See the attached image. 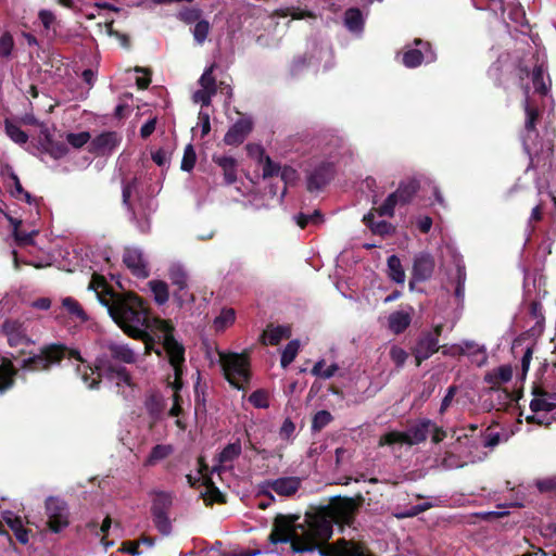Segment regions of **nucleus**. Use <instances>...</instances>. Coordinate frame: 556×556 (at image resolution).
Listing matches in <instances>:
<instances>
[{
	"label": "nucleus",
	"instance_id": "obj_1",
	"mask_svg": "<svg viewBox=\"0 0 556 556\" xmlns=\"http://www.w3.org/2000/svg\"><path fill=\"white\" fill-rule=\"evenodd\" d=\"M110 295H100V303L108 308L112 319L132 339L144 343L146 354L155 353L159 357L164 354L174 370L175 390L182 386L185 368V346L176 340L175 328L168 320L160 323V332L156 336L150 334L143 327L148 321V309L143 300L134 292H108Z\"/></svg>",
	"mask_w": 556,
	"mask_h": 556
},
{
	"label": "nucleus",
	"instance_id": "obj_2",
	"mask_svg": "<svg viewBox=\"0 0 556 556\" xmlns=\"http://www.w3.org/2000/svg\"><path fill=\"white\" fill-rule=\"evenodd\" d=\"M351 513L350 502H336L306 514L303 522H299V516H278L270 539L274 543H289L295 553L314 551L330 539L333 523L350 521Z\"/></svg>",
	"mask_w": 556,
	"mask_h": 556
},
{
	"label": "nucleus",
	"instance_id": "obj_3",
	"mask_svg": "<svg viewBox=\"0 0 556 556\" xmlns=\"http://www.w3.org/2000/svg\"><path fill=\"white\" fill-rule=\"evenodd\" d=\"M64 358L75 359L79 364L76 371L89 389H97L102 377L98 370L91 367L80 355L78 350L70 349L61 343H52L42 346L38 353L31 354L21 362V368L28 371H48L53 366L60 365Z\"/></svg>",
	"mask_w": 556,
	"mask_h": 556
},
{
	"label": "nucleus",
	"instance_id": "obj_4",
	"mask_svg": "<svg viewBox=\"0 0 556 556\" xmlns=\"http://www.w3.org/2000/svg\"><path fill=\"white\" fill-rule=\"evenodd\" d=\"M434 444L442 442L446 438V431L439 427L429 418H418L407 421L404 431H390L380 438V445L406 444L417 445L425 442L428 437Z\"/></svg>",
	"mask_w": 556,
	"mask_h": 556
},
{
	"label": "nucleus",
	"instance_id": "obj_5",
	"mask_svg": "<svg viewBox=\"0 0 556 556\" xmlns=\"http://www.w3.org/2000/svg\"><path fill=\"white\" fill-rule=\"evenodd\" d=\"M235 454H203L198 458L197 477L188 476L189 481L192 479L200 482L206 488L210 500L213 502H222L223 494L215 486L214 478L223 479L222 475L226 472L227 464L232 460Z\"/></svg>",
	"mask_w": 556,
	"mask_h": 556
},
{
	"label": "nucleus",
	"instance_id": "obj_6",
	"mask_svg": "<svg viewBox=\"0 0 556 556\" xmlns=\"http://www.w3.org/2000/svg\"><path fill=\"white\" fill-rule=\"evenodd\" d=\"M222 367L227 381L238 390L250 380V359L247 354L230 353L222 356Z\"/></svg>",
	"mask_w": 556,
	"mask_h": 556
},
{
	"label": "nucleus",
	"instance_id": "obj_7",
	"mask_svg": "<svg viewBox=\"0 0 556 556\" xmlns=\"http://www.w3.org/2000/svg\"><path fill=\"white\" fill-rule=\"evenodd\" d=\"M419 187L416 179L400 182L397 189L387 197L376 212L379 216L393 217L395 206L408 204L418 192Z\"/></svg>",
	"mask_w": 556,
	"mask_h": 556
},
{
	"label": "nucleus",
	"instance_id": "obj_8",
	"mask_svg": "<svg viewBox=\"0 0 556 556\" xmlns=\"http://www.w3.org/2000/svg\"><path fill=\"white\" fill-rule=\"evenodd\" d=\"M124 365L123 363L111 361L106 356H99L96 359V369L100 377L114 381L118 387L123 384L131 387V375Z\"/></svg>",
	"mask_w": 556,
	"mask_h": 556
},
{
	"label": "nucleus",
	"instance_id": "obj_9",
	"mask_svg": "<svg viewBox=\"0 0 556 556\" xmlns=\"http://www.w3.org/2000/svg\"><path fill=\"white\" fill-rule=\"evenodd\" d=\"M47 523L51 531L58 533L70 525V513L64 501L49 497L46 501Z\"/></svg>",
	"mask_w": 556,
	"mask_h": 556
},
{
	"label": "nucleus",
	"instance_id": "obj_10",
	"mask_svg": "<svg viewBox=\"0 0 556 556\" xmlns=\"http://www.w3.org/2000/svg\"><path fill=\"white\" fill-rule=\"evenodd\" d=\"M168 278L174 287L173 296L178 306L193 301L192 293L188 289V274L180 265H172L168 269Z\"/></svg>",
	"mask_w": 556,
	"mask_h": 556
},
{
	"label": "nucleus",
	"instance_id": "obj_11",
	"mask_svg": "<svg viewBox=\"0 0 556 556\" xmlns=\"http://www.w3.org/2000/svg\"><path fill=\"white\" fill-rule=\"evenodd\" d=\"M336 166L332 162H321L316 165L307 175V190L319 191L326 187L334 177Z\"/></svg>",
	"mask_w": 556,
	"mask_h": 556
},
{
	"label": "nucleus",
	"instance_id": "obj_12",
	"mask_svg": "<svg viewBox=\"0 0 556 556\" xmlns=\"http://www.w3.org/2000/svg\"><path fill=\"white\" fill-rule=\"evenodd\" d=\"M323 556H371L368 551L358 542L339 540L328 544L321 549Z\"/></svg>",
	"mask_w": 556,
	"mask_h": 556
},
{
	"label": "nucleus",
	"instance_id": "obj_13",
	"mask_svg": "<svg viewBox=\"0 0 556 556\" xmlns=\"http://www.w3.org/2000/svg\"><path fill=\"white\" fill-rule=\"evenodd\" d=\"M435 262L430 253L421 252L414 257L412 280L409 287L414 288V282H424L432 277Z\"/></svg>",
	"mask_w": 556,
	"mask_h": 556
},
{
	"label": "nucleus",
	"instance_id": "obj_14",
	"mask_svg": "<svg viewBox=\"0 0 556 556\" xmlns=\"http://www.w3.org/2000/svg\"><path fill=\"white\" fill-rule=\"evenodd\" d=\"M1 331L7 337L10 346L28 345L34 343L27 334L25 324L20 320L7 319L2 324Z\"/></svg>",
	"mask_w": 556,
	"mask_h": 556
},
{
	"label": "nucleus",
	"instance_id": "obj_15",
	"mask_svg": "<svg viewBox=\"0 0 556 556\" xmlns=\"http://www.w3.org/2000/svg\"><path fill=\"white\" fill-rule=\"evenodd\" d=\"M439 350L440 346L435 336H431V331L422 332L417 339L415 346L412 349L416 366L419 367L424 361L430 358Z\"/></svg>",
	"mask_w": 556,
	"mask_h": 556
},
{
	"label": "nucleus",
	"instance_id": "obj_16",
	"mask_svg": "<svg viewBox=\"0 0 556 556\" xmlns=\"http://www.w3.org/2000/svg\"><path fill=\"white\" fill-rule=\"evenodd\" d=\"M123 263L137 278L149 277L150 270L142 252L135 248H126L123 253Z\"/></svg>",
	"mask_w": 556,
	"mask_h": 556
},
{
	"label": "nucleus",
	"instance_id": "obj_17",
	"mask_svg": "<svg viewBox=\"0 0 556 556\" xmlns=\"http://www.w3.org/2000/svg\"><path fill=\"white\" fill-rule=\"evenodd\" d=\"M442 353L444 355H468L472 357V359L478 364L482 365L486 362V352L485 348L482 345H479L475 341L465 340L462 342V344L453 345L451 349V352H447L446 350H443Z\"/></svg>",
	"mask_w": 556,
	"mask_h": 556
},
{
	"label": "nucleus",
	"instance_id": "obj_18",
	"mask_svg": "<svg viewBox=\"0 0 556 556\" xmlns=\"http://www.w3.org/2000/svg\"><path fill=\"white\" fill-rule=\"evenodd\" d=\"M253 129V122L251 118H239L226 132L224 142L227 146L241 144Z\"/></svg>",
	"mask_w": 556,
	"mask_h": 556
},
{
	"label": "nucleus",
	"instance_id": "obj_19",
	"mask_svg": "<svg viewBox=\"0 0 556 556\" xmlns=\"http://www.w3.org/2000/svg\"><path fill=\"white\" fill-rule=\"evenodd\" d=\"M118 143L119 138L115 131H105L90 141L88 151L102 156L110 153Z\"/></svg>",
	"mask_w": 556,
	"mask_h": 556
},
{
	"label": "nucleus",
	"instance_id": "obj_20",
	"mask_svg": "<svg viewBox=\"0 0 556 556\" xmlns=\"http://www.w3.org/2000/svg\"><path fill=\"white\" fill-rule=\"evenodd\" d=\"M39 143L42 150L59 160L68 153V148L64 141L55 140L48 128L41 129Z\"/></svg>",
	"mask_w": 556,
	"mask_h": 556
},
{
	"label": "nucleus",
	"instance_id": "obj_21",
	"mask_svg": "<svg viewBox=\"0 0 556 556\" xmlns=\"http://www.w3.org/2000/svg\"><path fill=\"white\" fill-rule=\"evenodd\" d=\"M553 154L554 144L551 140H547L546 142L542 143L540 151H535V154L530 156V164L527 170L536 169L540 167L544 169H551L553 166Z\"/></svg>",
	"mask_w": 556,
	"mask_h": 556
},
{
	"label": "nucleus",
	"instance_id": "obj_22",
	"mask_svg": "<svg viewBox=\"0 0 556 556\" xmlns=\"http://www.w3.org/2000/svg\"><path fill=\"white\" fill-rule=\"evenodd\" d=\"M101 356H106L111 361L123 364H135L137 356L135 352L126 344L111 342L106 345V352Z\"/></svg>",
	"mask_w": 556,
	"mask_h": 556
},
{
	"label": "nucleus",
	"instance_id": "obj_23",
	"mask_svg": "<svg viewBox=\"0 0 556 556\" xmlns=\"http://www.w3.org/2000/svg\"><path fill=\"white\" fill-rule=\"evenodd\" d=\"M213 162L217 164L224 175V182L226 185H232L237 181V160L232 156L226 155H213Z\"/></svg>",
	"mask_w": 556,
	"mask_h": 556
},
{
	"label": "nucleus",
	"instance_id": "obj_24",
	"mask_svg": "<svg viewBox=\"0 0 556 556\" xmlns=\"http://www.w3.org/2000/svg\"><path fill=\"white\" fill-rule=\"evenodd\" d=\"M16 376L17 369L13 363L4 358L0 365V395L14 387Z\"/></svg>",
	"mask_w": 556,
	"mask_h": 556
},
{
	"label": "nucleus",
	"instance_id": "obj_25",
	"mask_svg": "<svg viewBox=\"0 0 556 556\" xmlns=\"http://www.w3.org/2000/svg\"><path fill=\"white\" fill-rule=\"evenodd\" d=\"M3 520L10 527V529L13 531L16 540L20 543H22V544L28 543V540H29L28 530L24 527L23 520L21 519V517L14 515L12 511H4Z\"/></svg>",
	"mask_w": 556,
	"mask_h": 556
},
{
	"label": "nucleus",
	"instance_id": "obj_26",
	"mask_svg": "<svg viewBox=\"0 0 556 556\" xmlns=\"http://www.w3.org/2000/svg\"><path fill=\"white\" fill-rule=\"evenodd\" d=\"M547 68L544 65V63L535 64V66L532 70L531 79L533 87L535 89V92L540 93L541 96H546L551 89V78L547 75V78L545 80L544 75L546 73Z\"/></svg>",
	"mask_w": 556,
	"mask_h": 556
},
{
	"label": "nucleus",
	"instance_id": "obj_27",
	"mask_svg": "<svg viewBox=\"0 0 556 556\" xmlns=\"http://www.w3.org/2000/svg\"><path fill=\"white\" fill-rule=\"evenodd\" d=\"M363 223L371 230L374 235H379L381 237L393 235L395 231V227L391 223L387 220L376 222L372 211L364 215Z\"/></svg>",
	"mask_w": 556,
	"mask_h": 556
},
{
	"label": "nucleus",
	"instance_id": "obj_28",
	"mask_svg": "<svg viewBox=\"0 0 556 556\" xmlns=\"http://www.w3.org/2000/svg\"><path fill=\"white\" fill-rule=\"evenodd\" d=\"M301 484V480L296 477L279 478L270 483V488L278 495L290 496L294 494Z\"/></svg>",
	"mask_w": 556,
	"mask_h": 556
},
{
	"label": "nucleus",
	"instance_id": "obj_29",
	"mask_svg": "<svg viewBox=\"0 0 556 556\" xmlns=\"http://www.w3.org/2000/svg\"><path fill=\"white\" fill-rule=\"evenodd\" d=\"M291 330L286 326H268L267 329L262 333V343L267 345H277L282 339H289Z\"/></svg>",
	"mask_w": 556,
	"mask_h": 556
},
{
	"label": "nucleus",
	"instance_id": "obj_30",
	"mask_svg": "<svg viewBox=\"0 0 556 556\" xmlns=\"http://www.w3.org/2000/svg\"><path fill=\"white\" fill-rule=\"evenodd\" d=\"M410 321V314L404 311H395L388 317L389 329L395 334L404 332L409 327Z\"/></svg>",
	"mask_w": 556,
	"mask_h": 556
},
{
	"label": "nucleus",
	"instance_id": "obj_31",
	"mask_svg": "<svg viewBox=\"0 0 556 556\" xmlns=\"http://www.w3.org/2000/svg\"><path fill=\"white\" fill-rule=\"evenodd\" d=\"M247 150L249 151L250 154H252L254 150H257L261 157H264V164H263V178L264 179L279 175L280 165L278 163H275L268 155H264V149L262 147L248 144Z\"/></svg>",
	"mask_w": 556,
	"mask_h": 556
},
{
	"label": "nucleus",
	"instance_id": "obj_32",
	"mask_svg": "<svg viewBox=\"0 0 556 556\" xmlns=\"http://www.w3.org/2000/svg\"><path fill=\"white\" fill-rule=\"evenodd\" d=\"M344 25L353 33H359L364 28L363 13L358 8H350L344 13Z\"/></svg>",
	"mask_w": 556,
	"mask_h": 556
},
{
	"label": "nucleus",
	"instance_id": "obj_33",
	"mask_svg": "<svg viewBox=\"0 0 556 556\" xmlns=\"http://www.w3.org/2000/svg\"><path fill=\"white\" fill-rule=\"evenodd\" d=\"M388 275L389 278L396 283H404L405 270L401 264V260L395 254L388 257Z\"/></svg>",
	"mask_w": 556,
	"mask_h": 556
},
{
	"label": "nucleus",
	"instance_id": "obj_34",
	"mask_svg": "<svg viewBox=\"0 0 556 556\" xmlns=\"http://www.w3.org/2000/svg\"><path fill=\"white\" fill-rule=\"evenodd\" d=\"M149 287L153 293L154 301L159 304H165L169 299L168 286L163 280H151Z\"/></svg>",
	"mask_w": 556,
	"mask_h": 556
},
{
	"label": "nucleus",
	"instance_id": "obj_35",
	"mask_svg": "<svg viewBox=\"0 0 556 556\" xmlns=\"http://www.w3.org/2000/svg\"><path fill=\"white\" fill-rule=\"evenodd\" d=\"M513 369L510 366L503 365L495 369L493 372L488 374L484 380L488 383L496 384V383H506L511 380Z\"/></svg>",
	"mask_w": 556,
	"mask_h": 556
},
{
	"label": "nucleus",
	"instance_id": "obj_36",
	"mask_svg": "<svg viewBox=\"0 0 556 556\" xmlns=\"http://www.w3.org/2000/svg\"><path fill=\"white\" fill-rule=\"evenodd\" d=\"M525 111H526L525 129L529 137L531 132L536 131L535 127H536V123L540 117V112L536 106L531 105L528 101H526Z\"/></svg>",
	"mask_w": 556,
	"mask_h": 556
},
{
	"label": "nucleus",
	"instance_id": "obj_37",
	"mask_svg": "<svg viewBox=\"0 0 556 556\" xmlns=\"http://www.w3.org/2000/svg\"><path fill=\"white\" fill-rule=\"evenodd\" d=\"M22 222H16L15 228L13 229V237L16 244L21 248L33 245L35 243L34 239L38 235V231L33 230L30 232H26L20 229Z\"/></svg>",
	"mask_w": 556,
	"mask_h": 556
},
{
	"label": "nucleus",
	"instance_id": "obj_38",
	"mask_svg": "<svg viewBox=\"0 0 556 556\" xmlns=\"http://www.w3.org/2000/svg\"><path fill=\"white\" fill-rule=\"evenodd\" d=\"M300 350V342L298 340H291L283 349L280 357V365L282 368H287L296 357Z\"/></svg>",
	"mask_w": 556,
	"mask_h": 556
},
{
	"label": "nucleus",
	"instance_id": "obj_39",
	"mask_svg": "<svg viewBox=\"0 0 556 556\" xmlns=\"http://www.w3.org/2000/svg\"><path fill=\"white\" fill-rule=\"evenodd\" d=\"M425 58L420 49H408L403 53L402 63L408 68H415L421 65Z\"/></svg>",
	"mask_w": 556,
	"mask_h": 556
},
{
	"label": "nucleus",
	"instance_id": "obj_40",
	"mask_svg": "<svg viewBox=\"0 0 556 556\" xmlns=\"http://www.w3.org/2000/svg\"><path fill=\"white\" fill-rule=\"evenodd\" d=\"M62 304L71 315L75 316L80 321L84 323L88 320L86 312L84 311V308L81 307L77 300L73 298H65L62 301Z\"/></svg>",
	"mask_w": 556,
	"mask_h": 556
},
{
	"label": "nucleus",
	"instance_id": "obj_41",
	"mask_svg": "<svg viewBox=\"0 0 556 556\" xmlns=\"http://www.w3.org/2000/svg\"><path fill=\"white\" fill-rule=\"evenodd\" d=\"M211 30V24L207 20L201 18L195 23L192 28V35L198 45H203L207 39L208 33Z\"/></svg>",
	"mask_w": 556,
	"mask_h": 556
},
{
	"label": "nucleus",
	"instance_id": "obj_42",
	"mask_svg": "<svg viewBox=\"0 0 556 556\" xmlns=\"http://www.w3.org/2000/svg\"><path fill=\"white\" fill-rule=\"evenodd\" d=\"M5 134L11 140L18 144L26 143L28 135L17 125L11 123L9 119L5 121Z\"/></svg>",
	"mask_w": 556,
	"mask_h": 556
},
{
	"label": "nucleus",
	"instance_id": "obj_43",
	"mask_svg": "<svg viewBox=\"0 0 556 556\" xmlns=\"http://www.w3.org/2000/svg\"><path fill=\"white\" fill-rule=\"evenodd\" d=\"M172 505V495L166 492H159L154 495L152 513H167Z\"/></svg>",
	"mask_w": 556,
	"mask_h": 556
},
{
	"label": "nucleus",
	"instance_id": "obj_44",
	"mask_svg": "<svg viewBox=\"0 0 556 556\" xmlns=\"http://www.w3.org/2000/svg\"><path fill=\"white\" fill-rule=\"evenodd\" d=\"M89 289H92L97 292L98 299L100 300V295H106L109 298L110 295L108 292L114 291L106 282L105 278L103 276L93 275L91 278V281L89 283Z\"/></svg>",
	"mask_w": 556,
	"mask_h": 556
},
{
	"label": "nucleus",
	"instance_id": "obj_45",
	"mask_svg": "<svg viewBox=\"0 0 556 556\" xmlns=\"http://www.w3.org/2000/svg\"><path fill=\"white\" fill-rule=\"evenodd\" d=\"M197 162V153L191 143L187 144L184 151L180 168L184 172H190L193 169Z\"/></svg>",
	"mask_w": 556,
	"mask_h": 556
},
{
	"label": "nucleus",
	"instance_id": "obj_46",
	"mask_svg": "<svg viewBox=\"0 0 556 556\" xmlns=\"http://www.w3.org/2000/svg\"><path fill=\"white\" fill-rule=\"evenodd\" d=\"M214 67H215L214 64H212L210 67H207L199 79V84L201 85V87L203 89L210 91L211 93H216V91H217L216 80H215V77L213 76Z\"/></svg>",
	"mask_w": 556,
	"mask_h": 556
},
{
	"label": "nucleus",
	"instance_id": "obj_47",
	"mask_svg": "<svg viewBox=\"0 0 556 556\" xmlns=\"http://www.w3.org/2000/svg\"><path fill=\"white\" fill-rule=\"evenodd\" d=\"M153 523L156 529L163 534L168 535L172 531L170 520L167 513H152Z\"/></svg>",
	"mask_w": 556,
	"mask_h": 556
},
{
	"label": "nucleus",
	"instance_id": "obj_48",
	"mask_svg": "<svg viewBox=\"0 0 556 556\" xmlns=\"http://www.w3.org/2000/svg\"><path fill=\"white\" fill-rule=\"evenodd\" d=\"M554 399L542 397V399H532L530 402V409L533 413L538 412H552L556 408V403L553 402Z\"/></svg>",
	"mask_w": 556,
	"mask_h": 556
},
{
	"label": "nucleus",
	"instance_id": "obj_49",
	"mask_svg": "<svg viewBox=\"0 0 556 556\" xmlns=\"http://www.w3.org/2000/svg\"><path fill=\"white\" fill-rule=\"evenodd\" d=\"M332 420V415L328 410H318L312 420V429L313 431H320L327 425H329Z\"/></svg>",
	"mask_w": 556,
	"mask_h": 556
},
{
	"label": "nucleus",
	"instance_id": "obj_50",
	"mask_svg": "<svg viewBox=\"0 0 556 556\" xmlns=\"http://www.w3.org/2000/svg\"><path fill=\"white\" fill-rule=\"evenodd\" d=\"M202 10L198 8H185L179 14L178 18L186 24H195L201 20Z\"/></svg>",
	"mask_w": 556,
	"mask_h": 556
},
{
	"label": "nucleus",
	"instance_id": "obj_51",
	"mask_svg": "<svg viewBox=\"0 0 556 556\" xmlns=\"http://www.w3.org/2000/svg\"><path fill=\"white\" fill-rule=\"evenodd\" d=\"M90 132L81 131L78 134L68 132L66 135V141L76 149L83 148L86 143L90 141Z\"/></svg>",
	"mask_w": 556,
	"mask_h": 556
},
{
	"label": "nucleus",
	"instance_id": "obj_52",
	"mask_svg": "<svg viewBox=\"0 0 556 556\" xmlns=\"http://www.w3.org/2000/svg\"><path fill=\"white\" fill-rule=\"evenodd\" d=\"M433 506H434V504H432L430 502H426V503H422V504H418V505L412 506L410 508H408V509H406L404 511H401L399 514H395V517L399 518V519L415 517L418 514L424 513V511L432 508Z\"/></svg>",
	"mask_w": 556,
	"mask_h": 556
},
{
	"label": "nucleus",
	"instance_id": "obj_53",
	"mask_svg": "<svg viewBox=\"0 0 556 556\" xmlns=\"http://www.w3.org/2000/svg\"><path fill=\"white\" fill-rule=\"evenodd\" d=\"M5 173L9 178L13 181V188L10 190V193L13 198H21V194L24 192V188L20 181L18 176L15 174L13 168L10 165H5Z\"/></svg>",
	"mask_w": 556,
	"mask_h": 556
},
{
	"label": "nucleus",
	"instance_id": "obj_54",
	"mask_svg": "<svg viewBox=\"0 0 556 556\" xmlns=\"http://www.w3.org/2000/svg\"><path fill=\"white\" fill-rule=\"evenodd\" d=\"M408 353L397 345H392L390 349V358L397 368H402L407 361Z\"/></svg>",
	"mask_w": 556,
	"mask_h": 556
},
{
	"label": "nucleus",
	"instance_id": "obj_55",
	"mask_svg": "<svg viewBox=\"0 0 556 556\" xmlns=\"http://www.w3.org/2000/svg\"><path fill=\"white\" fill-rule=\"evenodd\" d=\"M250 403L257 408L268 407V395L264 390H256L249 397Z\"/></svg>",
	"mask_w": 556,
	"mask_h": 556
},
{
	"label": "nucleus",
	"instance_id": "obj_56",
	"mask_svg": "<svg viewBox=\"0 0 556 556\" xmlns=\"http://www.w3.org/2000/svg\"><path fill=\"white\" fill-rule=\"evenodd\" d=\"M235 317L236 315L232 308L223 309L220 315L215 318L214 324L217 328H224L231 325L235 321Z\"/></svg>",
	"mask_w": 556,
	"mask_h": 556
},
{
	"label": "nucleus",
	"instance_id": "obj_57",
	"mask_svg": "<svg viewBox=\"0 0 556 556\" xmlns=\"http://www.w3.org/2000/svg\"><path fill=\"white\" fill-rule=\"evenodd\" d=\"M14 47L13 37L9 33H4L0 37V56L8 58L11 55Z\"/></svg>",
	"mask_w": 556,
	"mask_h": 556
},
{
	"label": "nucleus",
	"instance_id": "obj_58",
	"mask_svg": "<svg viewBox=\"0 0 556 556\" xmlns=\"http://www.w3.org/2000/svg\"><path fill=\"white\" fill-rule=\"evenodd\" d=\"M535 485L541 493H549L556 491V476L538 479Z\"/></svg>",
	"mask_w": 556,
	"mask_h": 556
},
{
	"label": "nucleus",
	"instance_id": "obj_59",
	"mask_svg": "<svg viewBox=\"0 0 556 556\" xmlns=\"http://www.w3.org/2000/svg\"><path fill=\"white\" fill-rule=\"evenodd\" d=\"M462 454H446L442 462V467L444 469H455L460 468L467 464L466 460L460 459Z\"/></svg>",
	"mask_w": 556,
	"mask_h": 556
},
{
	"label": "nucleus",
	"instance_id": "obj_60",
	"mask_svg": "<svg viewBox=\"0 0 556 556\" xmlns=\"http://www.w3.org/2000/svg\"><path fill=\"white\" fill-rule=\"evenodd\" d=\"M457 392L458 387L456 384H452L447 388L446 394L444 395L439 409L441 415H443L448 409Z\"/></svg>",
	"mask_w": 556,
	"mask_h": 556
},
{
	"label": "nucleus",
	"instance_id": "obj_61",
	"mask_svg": "<svg viewBox=\"0 0 556 556\" xmlns=\"http://www.w3.org/2000/svg\"><path fill=\"white\" fill-rule=\"evenodd\" d=\"M194 409L195 413L205 412L204 390L199 382L194 386Z\"/></svg>",
	"mask_w": 556,
	"mask_h": 556
},
{
	"label": "nucleus",
	"instance_id": "obj_62",
	"mask_svg": "<svg viewBox=\"0 0 556 556\" xmlns=\"http://www.w3.org/2000/svg\"><path fill=\"white\" fill-rule=\"evenodd\" d=\"M134 70L136 73H144L147 75V77H138L136 79V84L139 89H147L151 84V71L141 66H136Z\"/></svg>",
	"mask_w": 556,
	"mask_h": 556
},
{
	"label": "nucleus",
	"instance_id": "obj_63",
	"mask_svg": "<svg viewBox=\"0 0 556 556\" xmlns=\"http://www.w3.org/2000/svg\"><path fill=\"white\" fill-rule=\"evenodd\" d=\"M157 117L154 116L148 119L140 128V136L142 139L149 138L155 130Z\"/></svg>",
	"mask_w": 556,
	"mask_h": 556
},
{
	"label": "nucleus",
	"instance_id": "obj_64",
	"mask_svg": "<svg viewBox=\"0 0 556 556\" xmlns=\"http://www.w3.org/2000/svg\"><path fill=\"white\" fill-rule=\"evenodd\" d=\"M38 17L46 29H50L51 25L55 21L54 14L51 11L45 9L39 11Z\"/></svg>",
	"mask_w": 556,
	"mask_h": 556
}]
</instances>
